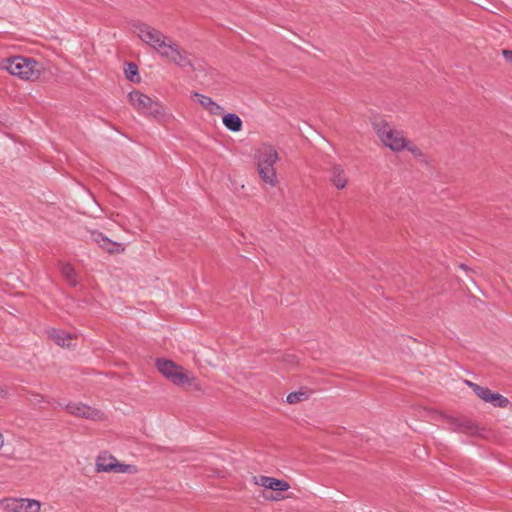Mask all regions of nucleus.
<instances>
[{"instance_id":"f257e3e1","label":"nucleus","mask_w":512,"mask_h":512,"mask_svg":"<svg viewBox=\"0 0 512 512\" xmlns=\"http://www.w3.org/2000/svg\"><path fill=\"white\" fill-rule=\"evenodd\" d=\"M132 30L144 44L153 49L161 58L180 68L193 67L189 52L161 30L145 22L133 24Z\"/></svg>"},{"instance_id":"f03ea898","label":"nucleus","mask_w":512,"mask_h":512,"mask_svg":"<svg viewBox=\"0 0 512 512\" xmlns=\"http://www.w3.org/2000/svg\"><path fill=\"white\" fill-rule=\"evenodd\" d=\"M254 158L260 178L269 186H276L277 174L274 165L279 160L276 148L264 143L256 149Z\"/></svg>"},{"instance_id":"7ed1b4c3","label":"nucleus","mask_w":512,"mask_h":512,"mask_svg":"<svg viewBox=\"0 0 512 512\" xmlns=\"http://www.w3.org/2000/svg\"><path fill=\"white\" fill-rule=\"evenodd\" d=\"M0 68L22 80L34 81L41 75L40 64L32 59L16 56L1 62Z\"/></svg>"},{"instance_id":"20e7f679","label":"nucleus","mask_w":512,"mask_h":512,"mask_svg":"<svg viewBox=\"0 0 512 512\" xmlns=\"http://www.w3.org/2000/svg\"><path fill=\"white\" fill-rule=\"evenodd\" d=\"M374 131L383 144L393 152H401L407 147V138L400 130L395 129L385 121L373 123Z\"/></svg>"},{"instance_id":"39448f33","label":"nucleus","mask_w":512,"mask_h":512,"mask_svg":"<svg viewBox=\"0 0 512 512\" xmlns=\"http://www.w3.org/2000/svg\"><path fill=\"white\" fill-rule=\"evenodd\" d=\"M156 367L165 378L175 385L191 384L194 380L190 372L171 360L157 359Z\"/></svg>"},{"instance_id":"423d86ee","label":"nucleus","mask_w":512,"mask_h":512,"mask_svg":"<svg viewBox=\"0 0 512 512\" xmlns=\"http://www.w3.org/2000/svg\"><path fill=\"white\" fill-rule=\"evenodd\" d=\"M129 102L141 114L161 118L165 116V109L162 104L152 100L148 95L140 91H132L128 94Z\"/></svg>"},{"instance_id":"0eeeda50","label":"nucleus","mask_w":512,"mask_h":512,"mask_svg":"<svg viewBox=\"0 0 512 512\" xmlns=\"http://www.w3.org/2000/svg\"><path fill=\"white\" fill-rule=\"evenodd\" d=\"M41 502L30 498L7 497L0 500V509L5 512H40Z\"/></svg>"},{"instance_id":"6e6552de","label":"nucleus","mask_w":512,"mask_h":512,"mask_svg":"<svg viewBox=\"0 0 512 512\" xmlns=\"http://www.w3.org/2000/svg\"><path fill=\"white\" fill-rule=\"evenodd\" d=\"M466 385H468L473 392L485 403H490L494 407L506 408L509 405V400L503 395L493 392L487 387L480 386L474 382L465 381Z\"/></svg>"},{"instance_id":"1a4fd4ad","label":"nucleus","mask_w":512,"mask_h":512,"mask_svg":"<svg viewBox=\"0 0 512 512\" xmlns=\"http://www.w3.org/2000/svg\"><path fill=\"white\" fill-rule=\"evenodd\" d=\"M66 410L74 416L82 417L90 420H100L103 418V413L93 407H90L81 402H71L66 405Z\"/></svg>"},{"instance_id":"9d476101","label":"nucleus","mask_w":512,"mask_h":512,"mask_svg":"<svg viewBox=\"0 0 512 512\" xmlns=\"http://www.w3.org/2000/svg\"><path fill=\"white\" fill-rule=\"evenodd\" d=\"M92 240L98 244L100 248L108 253H123L125 251V247L122 243L112 241L107 236H105L102 232L92 231L91 232Z\"/></svg>"},{"instance_id":"9b49d317","label":"nucleus","mask_w":512,"mask_h":512,"mask_svg":"<svg viewBox=\"0 0 512 512\" xmlns=\"http://www.w3.org/2000/svg\"><path fill=\"white\" fill-rule=\"evenodd\" d=\"M449 424L455 431L465 433L468 435H477L479 433V429L474 422L470 419L460 417V418H449Z\"/></svg>"},{"instance_id":"f8f14e48","label":"nucleus","mask_w":512,"mask_h":512,"mask_svg":"<svg viewBox=\"0 0 512 512\" xmlns=\"http://www.w3.org/2000/svg\"><path fill=\"white\" fill-rule=\"evenodd\" d=\"M257 484L262 487L274 491H287L290 488V485L285 480L276 479L269 476H261L257 481Z\"/></svg>"},{"instance_id":"ddd939ff","label":"nucleus","mask_w":512,"mask_h":512,"mask_svg":"<svg viewBox=\"0 0 512 512\" xmlns=\"http://www.w3.org/2000/svg\"><path fill=\"white\" fill-rule=\"evenodd\" d=\"M116 460L113 455L107 452L99 454L95 463L96 472H112Z\"/></svg>"},{"instance_id":"4468645a","label":"nucleus","mask_w":512,"mask_h":512,"mask_svg":"<svg viewBox=\"0 0 512 512\" xmlns=\"http://www.w3.org/2000/svg\"><path fill=\"white\" fill-rule=\"evenodd\" d=\"M330 181L339 190H342L347 185V177L344 169L340 165H333L330 170Z\"/></svg>"},{"instance_id":"2eb2a0df","label":"nucleus","mask_w":512,"mask_h":512,"mask_svg":"<svg viewBox=\"0 0 512 512\" xmlns=\"http://www.w3.org/2000/svg\"><path fill=\"white\" fill-rule=\"evenodd\" d=\"M194 97L197 99V101L205 108L207 109L211 114L213 115H219L223 108L215 103L210 97L195 93Z\"/></svg>"},{"instance_id":"dca6fc26","label":"nucleus","mask_w":512,"mask_h":512,"mask_svg":"<svg viewBox=\"0 0 512 512\" xmlns=\"http://www.w3.org/2000/svg\"><path fill=\"white\" fill-rule=\"evenodd\" d=\"M48 335L59 346L69 347L71 344L72 336L64 331L52 329L48 332Z\"/></svg>"},{"instance_id":"f3484780","label":"nucleus","mask_w":512,"mask_h":512,"mask_svg":"<svg viewBox=\"0 0 512 512\" xmlns=\"http://www.w3.org/2000/svg\"><path fill=\"white\" fill-rule=\"evenodd\" d=\"M222 121L224 126L232 132H239L243 126L241 118L235 113H227L223 116Z\"/></svg>"},{"instance_id":"a211bd4d","label":"nucleus","mask_w":512,"mask_h":512,"mask_svg":"<svg viewBox=\"0 0 512 512\" xmlns=\"http://www.w3.org/2000/svg\"><path fill=\"white\" fill-rule=\"evenodd\" d=\"M3 450L2 456L7 459H22L21 453L16 447L10 448L9 443L5 447L4 435L0 431V451Z\"/></svg>"},{"instance_id":"6ab92c4d","label":"nucleus","mask_w":512,"mask_h":512,"mask_svg":"<svg viewBox=\"0 0 512 512\" xmlns=\"http://www.w3.org/2000/svg\"><path fill=\"white\" fill-rule=\"evenodd\" d=\"M310 395H311L310 390H308L306 388H302L299 391L289 393L286 397V401L289 404H296V403H300V402L308 400Z\"/></svg>"},{"instance_id":"aec40b11","label":"nucleus","mask_w":512,"mask_h":512,"mask_svg":"<svg viewBox=\"0 0 512 512\" xmlns=\"http://www.w3.org/2000/svg\"><path fill=\"white\" fill-rule=\"evenodd\" d=\"M61 274L66 279V281L75 286L77 284V276L74 268L69 263H64L61 265Z\"/></svg>"},{"instance_id":"412c9836","label":"nucleus","mask_w":512,"mask_h":512,"mask_svg":"<svg viewBox=\"0 0 512 512\" xmlns=\"http://www.w3.org/2000/svg\"><path fill=\"white\" fill-rule=\"evenodd\" d=\"M112 472L123 473V474L124 473L135 474L137 472V467L135 465L119 463L116 460V462L114 464V469L112 470Z\"/></svg>"},{"instance_id":"4be33fe9","label":"nucleus","mask_w":512,"mask_h":512,"mask_svg":"<svg viewBox=\"0 0 512 512\" xmlns=\"http://www.w3.org/2000/svg\"><path fill=\"white\" fill-rule=\"evenodd\" d=\"M126 78L130 81H135V77L138 76V67L135 63H128L125 69Z\"/></svg>"},{"instance_id":"5701e85b","label":"nucleus","mask_w":512,"mask_h":512,"mask_svg":"<svg viewBox=\"0 0 512 512\" xmlns=\"http://www.w3.org/2000/svg\"><path fill=\"white\" fill-rule=\"evenodd\" d=\"M405 149L408 150L412 155H414L416 157L422 156V152L419 149V147H417L414 144H411L408 139H407V147H405Z\"/></svg>"},{"instance_id":"b1692460","label":"nucleus","mask_w":512,"mask_h":512,"mask_svg":"<svg viewBox=\"0 0 512 512\" xmlns=\"http://www.w3.org/2000/svg\"><path fill=\"white\" fill-rule=\"evenodd\" d=\"M502 54L506 61L512 63V50H503Z\"/></svg>"},{"instance_id":"393cba45","label":"nucleus","mask_w":512,"mask_h":512,"mask_svg":"<svg viewBox=\"0 0 512 512\" xmlns=\"http://www.w3.org/2000/svg\"><path fill=\"white\" fill-rule=\"evenodd\" d=\"M15 444H17V445H22V444H23V441H22V440H20V439H17V440H15Z\"/></svg>"}]
</instances>
